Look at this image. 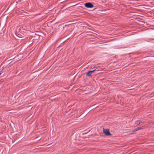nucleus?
<instances>
[{"label":"nucleus","mask_w":154,"mask_h":154,"mask_svg":"<svg viewBox=\"0 0 154 154\" xmlns=\"http://www.w3.org/2000/svg\"><path fill=\"white\" fill-rule=\"evenodd\" d=\"M143 127H141V128H138L137 129H136V130H134V131H133V132H134V131H138V130H140L142 129H143Z\"/></svg>","instance_id":"5"},{"label":"nucleus","mask_w":154,"mask_h":154,"mask_svg":"<svg viewBox=\"0 0 154 154\" xmlns=\"http://www.w3.org/2000/svg\"><path fill=\"white\" fill-rule=\"evenodd\" d=\"M91 72L88 71L86 74V76H87L90 77L91 75V73L90 72Z\"/></svg>","instance_id":"4"},{"label":"nucleus","mask_w":154,"mask_h":154,"mask_svg":"<svg viewBox=\"0 0 154 154\" xmlns=\"http://www.w3.org/2000/svg\"><path fill=\"white\" fill-rule=\"evenodd\" d=\"M84 6L87 8H91L93 7V5L91 2H88L85 3Z\"/></svg>","instance_id":"2"},{"label":"nucleus","mask_w":154,"mask_h":154,"mask_svg":"<svg viewBox=\"0 0 154 154\" xmlns=\"http://www.w3.org/2000/svg\"><path fill=\"white\" fill-rule=\"evenodd\" d=\"M103 133L106 136H111L112 135L109 131V130L108 129L103 128Z\"/></svg>","instance_id":"1"},{"label":"nucleus","mask_w":154,"mask_h":154,"mask_svg":"<svg viewBox=\"0 0 154 154\" xmlns=\"http://www.w3.org/2000/svg\"><path fill=\"white\" fill-rule=\"evenodd\" d=\"M141 123V121L140 120H138L135 122V124H136L137 125H138Z\"/></svg>","instance_id":"3"},{"label":"nucleus","mask_w":154,"mask_h":154,"mask_svg":"<svg viewBox=\"0 0 154 154\" xmlns=\"http://www.w3.org/2000/svg\"><path fill=\"white\" fill-rule=\"evenodd\" d=\"M98 71V70L97 69H94V70H92V71H89L90 72H90L91 73H93L94 71Z\"/></svg>","instance_id":"6"}]
</instances>
